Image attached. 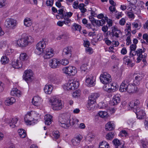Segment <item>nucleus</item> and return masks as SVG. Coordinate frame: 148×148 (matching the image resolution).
I'll use <instances>...</instances> for the list:
<instances>
[{"label":"nucleus","instance_id":"nucleus-1","mask_svg":"<svg viewBox=\"0 0 148 148\" xmlns=\"http://www.w3.org/2000/svg\"><path fill=\"white\" fill-rule=\"evenodd\" d=\"M70 115L69 114H64L59 118V122L60 125L64 128H67L71 125H74L75 122H78L77 119H70Z\"/></svg>","mask_w":148,"mask_h":148},{"label":"nucleus","instance_id":"nucleus-2","mask_svg":"<svg viewBox=\"0 0 148 148\" xmlns=\"http://www.w3.org/2000/svg\"><path fill=\"white\" fill-rule=\"evenodd\" d=\"M33 42L34 39L32 37L23 33L22 34L21 38L17 40V43L19 47H23Z\"/></svg>","mask_w":148,"mask_h":148},{"label":"nucleus","instance_id":"nucleus-3","mask_svg":"<svg viewBox=\"0 0 148 148\" xmlns=\"http://www.w3.org/2000/svg\"><path fill=\"white\" fill-rule=\"evenodd\" d=\"M79 83L76 79H72L69 80L67 83L63 85V88L65 90H74L77 88Z\"/></svg>","mask_w":148,"mask_h":148},{"label":"nucleus","instance_id":"nucleus-4","mask_svg":"<svg viewBox=\"0 0 148 148\" xmlns=\"http://www.w3.org/2000/svg\"><path fill=\"white\" fill-rule=\"evenodd\" d=\"M52 109L54 110H58L61 109L63 106L61 101L56 98H53L49 100Z\"/></svg>","mask_w":148,"mask_h":148},{"label":"nucleus","instance_id":"nucleus-5","mask_svg":"<svg viewBox=\"0 0 148 148\" xmlns=\"http://www.w3.org/2000/svg\"><path fill=\"white\" fill-rule=\"evenodd\" d=\"M62 71L64 73L68 75H74L77 72V70L76 68L71 66L63 68Z\"/></svg>","mask_w":148,"mask_h":148},{"label":"nucleus","instance_id":"nucleus-6","mask_svg":"<svg viewBox=\"0 0 148 148\" xmlns=\"http://www.w3.org/2000/svg\"><path fill=\"white\" fill-rule=\"evenodd\" d=\"M100 79L103 84H108L111 81L110 75L106 72H104L101 74L100 76Z\"/></svg>","mask_w":148,"mask_h":148},{"label":"nucleus","instance_id":"nucleus-7","mask_svg":"<svg viewBox=\"0 0 148 148\" xmlns=\"http://www.w3.org/2000/svg\"><path fill=\"white\" fill-rule=\"evenodd\" d=\"M132 80V78L128 77L124 80L120 86L119 88L120 91L122 92L127 91L128 83H130Z\"/></svg>","mask_w":148,"mask_h":148},{"label":"nucleus","instance_id":"nucleus-8","mask_svg":"<svg viewBox=\"0 0 148 148\" xmlns=\"http://www.w3.org/2000/svg\"><path fill=\"white\" fill-rule=\"evenodd\" d=\"M36 51H38L37 54L38 55H40L44 50L43 49H45L46 47L45 39H42V40L39 42L36 45Z\"/></svg>","mask_w":148,"mask_h":148},{"label":"nucleus","instance_id":"nucleus-9","mask_svg":"<svg viewBox=\"0 0 148 148\" xmlns=\"http://www.w3.org/2000/svg\"><path fill=\"white\" fill-rule=\"evenodd\" d=\"M122 34V32L116 27H112V31L110 35L111 37L115 39L119 38L120 36Z\"/></svg>","mask_w":148,"mask_h":148},{"label":"nucleus","instance_id":"nucleus-10","mask_svg":"<svg viewBox=\"0 0 148 148\" xmlns=\"http://www.w3.org/2000/svg\"><path fill=\"white\" fill-rule=\"evenodd\" d=\"M17 24V21L12 18L7 19L5 22L6 27L10 29H13Z\"/></svg>","mask_w":148,"mask_h":148},{"label":"nucleus","instance_id":"nucleus-11","mask_svg":"<svg viewBox=\"0 0 148 148\" xmlns=\"http://www.w3.org/2000/svg\"><path fill=\"white\" fill-rule=\"evenodd\" d=\"M42 55L45 59L49 58L54 55V51L51 48H47L42 52Z\"/></svg>","mask_w":148,"mask_h":148},{"label":"nucleus","instance_id":"nucleus-12","mask_svg":"<svg viewBox=\"0 0 148 148\" xmlns=\"http://www.w3.org/2000/svg\"><path fill=\"white\" fill-rule=\"evenodd\" d=\"M23 79L28 83L31 81L33 79V73L31 70L25 71L23 75Z\"/></svg>","mask_w":148,"mask_h":148},{"label":"nucleus","instance_id":"nucleus-13","mask_svg":"<svg viewBox=\"0 0 148 148\" xmlns=\"http://www.w3.org/2000/svg\"><path fill=\"white\" fill-rule=\"evenodd\" d=\"M145 51V49L143 48V49H137V50L135 52V56L137 55L138 57L137 58V63H139L142 58H143V55L142 53H144Z\"/></svg>","mask_w":148,"mask_h":148},{"label":"nucleus","instance_id":"nucleus-14","mask_svg":"<svg viewBox=\"0 0 148 148\" xmlns=\"http://www.w3.org/2000/svg\"><path fill=\"white\" fill-rule=\"evenodd\" d=\"M136 114L138 119H143L146 117L145 113L143 108L140 109L139 108H137L136 109Z\"/></svg>","mask_w":148,"mask_h":148},{"label":"nucleus","instance_id":"nucleus-15","mask_svg":"<svg viewBox=\"0 0 148 148\" xmlns=\"http://www.w3.org/2000/svg\"><path fill=\"white\" fill-rule=\"evenodd\" d=\"M60 64V61L58 59L56 58H53L50 60L49 62L50 66L53 69L58 68Z\"/></svg>","mask_w":148,"mask_h":148},{"label":"nucleus","instance_id":"nucleus-16","mask_svg":"<svg viewBox=\"0 0 148 148\" xmlns=\"http://www.w3.org/2000/svg\"><path fill=\"white\" fill-rule=\"evenodd\" d=\"M86 84L88 86L91 87L95 84V80L94 77L92 75L87 76L86 79Z\"/></svg>","mask_w":148,"mask_h":148},{"label":"nucleus","instance_id":"nucleus-17","mask_svg":"<svg viewBox=\"0 0 148 148\" xmlns=\"http://www.w3.org/2000/svg\"><path fill=\"white\" fill-rule=\"evenodd\" d=\"M72 48L68 47L64 48L63 50V54L65 57L69 59L71 56Z\"/></svg>","mask_w":148,"mask_h":148},{"label":"nucleus","instance_id":"nucleus-18","mask_svg":"<svg viewBox=\"0 0 148 148\" xmlns=\"http://www.w3.org/2000/svg\"><path fill=\"white\" fill-rule=\"evenodd\" d=\"M127 87V92L130 93H134L138 91L137 87L133 84L129 83Z\"/></svg>","mask_w":148,"mask_h":148},{"label":"nucleus","instance_id":"nucleus-19","mask_svg":"<svg viewBox=\"0 0 148 148\" xmlns=\"http://www.w3.org/2000/svg\"><path fill=\"white\" fill-rule=\"evenodd\" d=\"M42 101V99L40 97L38 96H35L33 98L32 102L34 106H39L41 105Z\"/></svg>","mask_w":148,"mask_h":148},{"label":"nucleus","instance_id":"nucleus-20","mask_svg":"<svg viewBox=\"0 0 148 148\" xmlns=\"http://www.w3.org/2000/svg\"><path fill=\"white\" fill-rule=\"evenodd\" d=\"M32 112H29L25 115L24 119L25 123H29L33 120V118L32 117Z\"/></svg>","mask_w":148,"mask_h":148},{"label":"nucleus","instance_id":"nucleus-21","mask_svg":"<svg viewBox=\"0 0 148 148\" xmlns=\"http://www.w3.org/2000/svg\"><path fill=\"white\" fill-rule=\"evenodd\" d=\"M12 67L16 69H19L22 67V63L20 60H14L12 63Z\"/></svg>","mask_w":148,"mask_h":148},{"label":"nucleus","instance_id":"nucleus-22","mask_svg":"<svg viewBox=\"0 0 148 148\" xmlns=\"http://www.w3.org/2000/svg\"><path fill=\"white\" fill-rule=\"evenodd\" d=\"M18 120L17 118H14L11 120H10L8 119H7L6 120V122L8 123L10 127L12 128H14L16 125L15 124Z\"/></svg>","mask_w":148,"mask_h":148},{"label":"nucleus","instance_id":"nucleus-23","mask_svg":"<svg viewBox=\"0 0 148 148\" xmlns=\"http://www.w3.org/2000/svg\"><path fill=\"white\" fill-rule=\"evenodd\" d=\"M112 143L115 146V148H124V143L117 139H115Z\"/></svg>","mask_w":148,"mask_h":148},{"label":"nucleus","instance_id":"nucleus-24","mask_svg":"<svg viewBox=\"0 0 148 148\" xmlns=\"http://www.w3.org/2000/svg\"><path fill=\"white\" fill-rule=\"evenodd\" d=\"M120 99L118 95H116L113 97L112 100L110 102V104L111 106H114L117 104L119 103Z\"/></svg>","mask_w":148,"mask_h":148},{"label":"nucleus","instance_id":"nucleus-25","mask_svg":"<svg viewBox=\"0 0 148 148\" xmlns=\"http://www.w3.org/2000/svg\"><path fill=\"white\" fill-rule=\"evenodd\" d=\"M49 80L52 82L57 83L59 80L58 76L55 73L50 74L48 77Z\"/></svg>","mask_w":148,"mask_h":148},{"label":"nucleus","instance_id":"nucleus-26","mask_svg":"<svg viewBox=\"0 0 148 148\" xmlns=\"http://www.w3.org/2000/svg\"><path fill=\"white\" fill-rule=\"evenodd\" d=\"M82 138V136L80 135H78V136L75 137L72 139L71 140L72 144L74 146H75L78 145Z\"/></svg>","mask_w":148,"mask_h":148},{"label":"nucleus","instance_id":"nucleus-27","mask_svg":"<svg viewBox=\"0 0 148 148\" xmlns=\"http://www.w3.org/2000/svg\"><path fill=\"white\" fill-rule=\"evenodd\" d=\"M53 89V87L52 85L46 84L44 88V90L45 93L50 94L51 93Z\"/></svg>","mask_w":148,"mask_h":148},{"label":"nucleus","instance_id":"nucleus-28","mask_svg":"<svg viewBox=\"0 0 148 148\" xmlns=\"http://www.w3.org/2000/svg\"><path fill=\"white\" fill-rule=\"evenodd\" d=\"M140 102L138 99H135L132 101L129 104V106L131 108H136L137 106L140 104Z\"/></svg>","mask_w":148,"mask_h":148},{"label":"nucleus","instance_id":"nucleus-29","mask_svg":"<svg viewBox=\"0 0 148 148\" xmlns=\"http://www.w3.org/2000/svg\"><path fill=\"white\" fill-rule=\"evenodd\" d=\"M123 63L125 64H127L129 66L132 67L134 65V64L132 63V61L129 57L125 56L124 57L123 59Z\"/></svg>","mask_w":148,"mask_h":148},{"label":"nucleus","instance_id":"nucleus-30","mask_svg":"<svg viewBox=\"0 0 148 148\" xmlns=\"http://www.w3.org/2000/svg\"><path fill=\"white\" fill-rule=\"evenodd\" d=\"M11 95L14 97H19L21 95L20 91L16 88H12L10 92Z\"/></svg>","mask_w":148,"mask_h":148},{"label":"nucleus","instance_id":"nucleus-31","mask_svg":"<svg viewBox=\"0 0 148 148\" xmlns=\"http://www.w3.org/2000/svg\"><path fill=\"white\" fill-rule=\"evenodd\" d=\"M96 104V102L88 100L87 107L89 110H93L95 109Z\"/></svg>","mask_w":148,"mask_h":148},{"label":"nucleus","instance_id":"nucleus-32","mask_svg":"<svg viewBox=\"0 0 148 148\" xmlns=\"http://www.w3.org/2000/svg\"><path fill=\"white\" fill-rule=\"evenodd\" d=\"M115 127L114 124L112 121L108 122L105 125V129L106 130L111 131Z\"/></svg>","mask_w":148,"mask_h":148},{"label":"nucleus","instance_id":"nucleus-33","mask_svg":"<svg viewBox=\"0 0 148 148\" xmlns=\"http://www.w3.org/2000/svg\"><path fill=\"white\" fill-rule=\"evenodd\" d=\"M136 48V45L135 44H132L130 47V56L133 57L135 56V50Z\"/></svg>","mask_w":148,"mask_h":148},{"label":"nucleus","instance_id":"nucleus-34","mask_svg":"<svg viewBox=\"0 0 148 148\" xmlns=\"http://www.w3.org/2000/svg\"><path fill=\"white\" fill-rule=\"evenodd\" d=\"M16 102V99L14 97H11L7 98L5 101V104L7 106L11 105Z\"/></svg>","mask_w":148,"mask_h":148},{"label":"nucleus","instance_id":"nucleus-35","mask_svg":"<svg viewBox=\"0 0 148 148\" xmlns=\"http://www.w3.org/2000/svg\"><path fill=\"white\" fill-rule=\"evenodd\" d=\"M52 117L50 114H47L45 115V124L49 125L51 123Z\"/></svg>","mask_w":148,"mask_h":148},{"label":"nucleus","instance_id":"nucleus-36","mask_svg":"<svg viewBox=\"0 0 148 148\" xmlns=\"http://www.w3.org/2000/svg\"><path fill=\"white\" fill-rule=\"evenodd\" d=\"M142 76L140 75H137L135 77V79L133 81V84L134 85H138L140 84V81L142 79Z\"/></svg>","mask_w":148,"mask_h":148},{"label":"nucleus","instance_id":"nucleus-37","mask_svg":"<svg viewBox=\"0 0 148 148\" xmlns=\"http://www.w3.org/2000/svg\"><path fill=\"white\" fill-rule=\"evenodd\" d=\"M99 96V95L97 93H93L89 97V100L96 102V100L97 99Z\"/></svg>","mask_w":148,"mask_h":148},{"label":"nucleus","instance_id":"nucleus-38","mask_svg":"<svg viewBox=\"0 0 148 148\" xmlns=\"http://www.w3.org/2000/svg\"><path fill=\"white\" fill-rule=\"evenodd\" d=\"M24 25L26 27L30 26L32 24V21L30 18H26L24 20Z\"/></svg>","mask_w":148,"mask_h":148},{"label":"nucleus","instance_id":"nucleus-39","mask_svg":"<svg viewBox=\"0 0 148 148\" xmlns=\"http://www.w3.org/2000/svg\"><path fill=\"white\" fill-rule=\"evenodd\" d=\"M98 115L101 117L106 118L108 117V114L107 112L105 111H100L98 113Z\"/></svg>","mask_w":148,"mask_h":148},{"label":"nucleus","instance_id":"nucleus-40","mask_svg":"<svg viewBox=\"0 0 148 148\" xmlns=\"http://www.w3.org/2000/svg\"><path fill=\"white\" fill-rule=\"evenodd\" d=\"M18 132L20 137L22 138H25L26 135L25 131L23 129H20L18 130Z\"/></svg>","mask_w":148,"mask_h":148},{"label":"nucleus","instance_id":"nucleus-41","mask_svg":"<svg viewBox=\"0 0 148 148\" xmlns=\"http://www.w3.org/2000/svg\"><path fill=\"white\" fill-rule=\"evenodd\" d=\"M85 5L84 3L80 4L78 7V8L81 11V12L84 13L87 11V9L85 8Z\"/></svg>","mask_w":148,"mask_h":148},{"label":"nucleus","instance_id":"nucleus-42","mask_svg":"<svg viewBox=\"0 0 148 148\" xmlns=\"http://www.w3.org/2000/svg\"><path fill=\"white\" fill-rule=\"evenodd\" d=\"M109 144L105 141H103L99 145V148H109Z\"/></svg>","mask_w":148,"mask_h":148},{"label":"nucleus","instance_id":"nucleus-43","mask_svg":"<svg viewBox=\"0 0 148 148\" xmlns=\"http://www.w3.org/2000/svg\"><path fill=\"white\" fill-rule=\"evenodd\" d=\"M110 88L111 92H114L118 89V85L115 83H113L110 84Z\"/></svg>","mask_w":148,"mask_h":148},{"label":"nucleus","instance_id":"nucleus-44","mask_svg":"<svg viewBox=\"0 0 148 148\" xmlns=\"http://www.w3.org/2000/svg\"><path fill=\"white\" fill-rule=\"evenodd\" d=\"M116 5H110L109 7V10L110 11V14H112L114 12L117 13V11L116 9L115 6Z\"/></svg>","mask_w":148,"mask_h":148},{"label":"nucleus","instance_id":"nucleus-45","mask_svg":"<svg viewBox=\"0 0 148 148\" xmlns=\"http://www.w3.org/2000/svg\"><path fill=\"white\" fill-rule=\"evenodd\" d=\"M115 136V133L113 132H109L106 135V138L107 140H110L113 138Z\"/></svg>","mask_w":148,"mask_h":148},{"label":"nucleus","instance_id":"nucleus-46","mask_svg":"<svg viewBox=\"0 0 148 148\" xmlns=\"http://www.w3.org/2000/svg\"><path fill=\"white\" fill-rule=\"evenodd\" d=\"M9 61V60L6 56H3L1 58V62L2 64H5L8 63Z\"/></svg>","mask_w":148,"mask_h":148},{"label":"nucleus","instance_id":"nucleus-47","mask_svg":"<svg viewBox=\"0 0 148 148\" xmlns=\"http://www.w3.org/2000/svg\"><path fill=\"white\" fill-rule=\"evenodd\" d=\"M52 135L53 139H57L60 137V134L58 131H55L53 132Z\"/></svg>","mask_w":148,"mask_h":148},{"label":"nucleus","instance_id":"nucleus-48","mask_svg":"<svg viewBox=\"0 0 148 148\" xmlns=\"http://www.w3.org/2000/svg\"><path fill=\"white\" fill-rule=\"evenodd\" d=\"M73 14V13L71 12H64V13L63 14V15L62 16L61 18H64V16L66 17V18H70L72 16Z\"/></svg>","mask_w":148,"mask_h":148},{"label":"nucleus","instance_id":"nucleus-49","mask_svg":"<svg viewBox=\"0 0 148 148\" xmlns=\"http://www.w3.org/2000/svg\"><path fill=\"white\" fill-rule=\"evenodd\" d=\"M105 85L103 87V89L104 90L108 92H111L110 91V86L109 83L103 84Z\"/></svg>","mask_w":148,"mask_h":148},{"label":"nucleus","instance_id":"nucleus-50","mask_svg":"<svg viewBox=\"0 0 148 148\" xmlns=\"http://www.w3.org/2000/svg\"><path fill=\"white\" fill-rule=\"evenodd\" d=\"M72 28L75 30L80 31L81 29V26L78 24L74 23L73 25Z\"/></svg>","mask_w":148,"mask_h":148},{"label":"nucleus","instance_id":"nucleus-51","mask_svg":"<svg viewBox=\"0 0 148 148\" xmlns=\"http://www.w3.org/2000/svg\"><path fill=\"white\" fill-rule=\"evenodd\" d=\"M87 69V65L86 64H83L80 67V70L82 73L86 71Z\"/></svg>","mask_w":148,"mask_h":148},{"label":"nucleus","instance_id":"nucleus-52","mask_svg":"<svg viewBox=\"0 0 148 148\" xmlns=\"http://www.w3.org/2000/svg\"><path fill=\"white\" fill-rule=\"evenodd\" d=\"M27 55L25 53H21L20 55V60L21 61L24 60L27 58Z\"/></svg>","mask_w":148,"mask_h":148},{"label":"nucleus","instance_id":"nucleus-53","mask_svg":"<svg viewBox=\"0 0 148 148\" xmlns=\"http://www.w3.org/2000/svg\"><path fill=\"white\" fill-rule=\"evenodd\" d=\"M85 51L86 53L89 54H91L93 52V50L92 48L89 47L86 48Z\"/></svg>","mask_w":148,"mask_h":148},{"label":"nucleus","instance_id":"nucleus-54","mask_svg":"<svg viewBox=\"0 0 148 148\" xmlns=\"http://www.w3.org/2000/svg\"><path fill=\"white\" fill-rule=\"evenodd\" d=\"M65 20L64 21V24L70 26L69 24L71 23V20L69 18H67L64 16V18H63Z\"/></svg>","mask_w":148,"mask_h":148},{"label":"nucleus","instance_id":"nucleus-55","mask_svg":"<svg viewBox=\"0 0 148 148\" xmlns=\"http://www.w3.org/2000/svg\"><path fill=\"white\" fill-rule=\"evenodd\" d=\"M132 25L134 27L137 28L138 29H139L141 27V25H139L138 23L135 22L132 23Z\"/></svg>","mask_w":148,"mask_h":148},{"label":"nucleus","instance_id":"nucleus-56","mask_svg":"<svg viewBox=\"0 0 148 148\" xmlns=\"http://www.w3.org/2000/svg\"><path fill=\"white\" fill-rule=\"evenodd\" d=\"M60 64L64 65H66L69 63V61L67 59H62L61 62Z\"/></svg>","mask_w":148,"mask_h":148},{"label":"nucleus","instance_id":"nucleus-57","mask_svg":"<svg viewBox=\"0 0 148 148\" xmlns=\"http://www.w3.org/2000/svg\"><path fill=\"white\" fill-rule=\"evenodd\" d=\"M53 3V0H47L46 1V5L47 6H52Z\"/></svg>","mask_w":148,"mask_h":148},{"label":"nucleus","instance_id":"nucleus-58","mask_svg":"<svg viewBox=\"0 0 148 148\" xmlns=\"http://www.w3.org/2000/svg\"><path fill=\"white\" fill-rule=\"evenodd\" d=\"M90 45V42L88 40H84V45L85 47L86 48L89 47Z\"/></svg>","mask_w":148,"mask_h":148},{"label":"nucleus","instance_id":"nucleus-59","mask_svg":"<svg viewBox=\"0 0 148 148\" xmlns=\"http://www.w3.org/2000/svg\"><path fill=\"white\" fill-rule=\"evenodd\" d=\"M106 20L107 21V22L109 27H111L112 25V20L108 19L107 17L105 18Z\"/></svg>","mask_w":148,"mask_h":148},{"label":"nucleus","instance_id":"nucleus-60","mask_svg":"<svg viewBox=\"0 0 148 148\" xmlns=\"http://www.w3.org/2000/svg\"><path fill=\"white\" fill-rule=\"evenodd\" d=\"M94 138V136L91 134H88L86 137V139L88 140L91 141Z\"/></svg>","mask_w":148,"mask_h":148},{"label":"nucleus","instance_id":"nucleus-61","mask_svg":"<svg viewBox=\"0 0 148 148\" xmlns=\"http://www.w3.org/2000/svg\"><path fill=\"white\" fill-rule=\"evenodd\" d=\"M5 0H0V8L5 6L6 3Z\"/></svg>","mask_w":148,"mask_h":148},{"label":"nucleus","instance_id":"nucleus-62","mask_svg":"<svg viewBox=\"0 0 148 148\" xmlns=\"http://www.w3.org/2000/svg\"><path fill=\"white\" fill-rule=\"evenodd\" d=\"M115 16L117 19H119L122 16V12L117 11V13H115Z\"/></svg>","mask_w":148,"mask_h":148},{"label":"nucleus","instance_id":"nucleus-63","mask_svg":"<svg viewBox=\"0 0 148 148\" xmlns=\"http://www.w3.org/2000/svg\"><path fill=\"white\" fill-rule=\"evenodd\" d=\"M12 53V50L10 49H8L5 51L4 54L6 56L10 55Z\"/></svg>","mask_w":148,"mask_h":148},{"label":"nucleus","instance_id":"nucleus-64","mask_svg":"<svg viewBox=\"0 0 148 148\" xmlns=\"http://www.w3.org/2000/svg\"><path fill=\"white\" fill-rule=\"evenodd\" d=\"M143 38V39L146 40V42L148 43V34L146 33L144 34Z\"/></svg>","mask_w":148,"mask_h":148}]
</instances>
